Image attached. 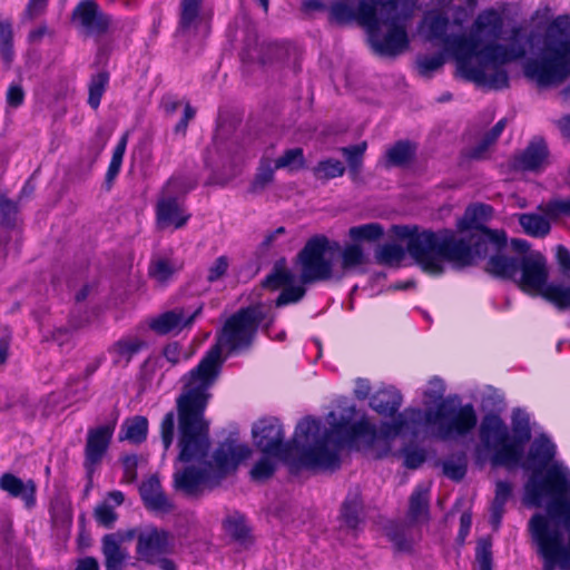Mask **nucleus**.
<instances>
[{"instance_id":"55","label":"nucleus","mask_w":570,"mask_h":570,"mask_svg":"<svg viewBox=\"0 0 570 570\" xmlns=\"http://www.w3.org/2000/svg\"><path fill=\"white\" fill-rule=\"evenodd\" d=\"M389 537L397 550L405 551L411 548V542L405 538L403 532L389 533Z\"/></svg>"},{"instance_id":"36","label":"nucleus","mask_w":570,"mask_h":570,"mask_svg":"<svg viewBox=\"0 0 570 570\" xmlns=\"http://www.w3.org/2000/svg\"><path fill=\"white\" fill-rule=\"evenodd\" d=\"M263 454V458L253 466L250 471L252 479L256 481L268 479L275 471V460H278L273 454Z\"/></svg>"},{"instance_id":"39","label":"nucleus","mask_w":570,"mask_h":570,"mask_svg":"<svg viewBox=\"0 0 570 570\" xmlns=\"http://www.w3.org/2000/svg\"><path fill=\"white\" fill-rule=\"evenodd\" d=\"M365 149L366 142L342 149L352 173L356 174L358 171Z\"/></svg>"},{"instance_id":"1","label":"nucleus","mask_w":570,"mask_h":570,"mask_svg":"<svg viewBox=\"0 0 570 570\" xmlns=\"http://www.w3.org/2000/svg\"><path fill=\"white\" fill-rule=\"evenodd\" d=\"M423 10L417 32L426 41L442 46L454 60L456 72L479 86L501 89L508 86L507 63L522 59L529 48L539 58L528 61L524 73L540 87L560 83L570 72V17L556 18L544 35L528 33L510 22L502 11H480L465 32L456 33L466 21V10L453 0H352L331 6L337 22L356 20L367 33L372 48L381 55H396L407 47L406 22L415 9Z\"/></svg>"},{"instance_id":"11","label":"nucleus","mask_w":570,"mask_h":570,"mask_svg":"<svg viewBox=\"0 0 570 570\" xmlns=\"http://www.w3.org/2000/svg\"><path fill=\"white\" fill-rule=\"evenodd\" d=\"M196 186L187 176H173L163 187L156 203V223L160 229H179L190 218L184 197Z\"/></svg>"},{"instance_id":"35","label":"nucleus","mask_w":570,"mask_h":570,"mask_svg":"<svg viewBox=\"0 0 570 570\" xmlns=\"http://www.w3.org/2000/svg\"><path fill=\"white\" fill-rule=\"evenodd\" d=\"M128 134H124L114 149L112 157L107 171V179L112 180L120 171L124 155L127 148Z\"/></svg>"},{"instance_id":"12","label":"nucleus","mask_w":570,"mask_h":570,"mask_svg":"<svg viewBox=\"0 0 570 570\" xmlns=\"http://www.w3.org/2000/svg\"><path fill=\"white\" fill-rule=\"evenodd\" d=\"M73 23L85 33H99L107 29L109 19L98 10L95 2H80L73 11Z\"/></svg>"},{"instance_id":"57","label":"nucleus","mask_w":570,"mask_h":570,"mask_svg":"<svg viewBox=\"0 0 570 570\" xmlns=\"http://www.w3.org/2000/svg\"><path fill=\"white\" fill-rule=\"evenodd\" d=\"M194 116H195V110L189 105H186L185 110H184V116H183L181 120L177 124L176 130L185 131V129L187 128L188 121L190 119H193Z\"/></svg>"},{"instance_id":"2","label":"nucleus","mask_w":570,"mask_h":570,"mask_svg":"<svg viewBox=\"0 0 570 570\" xmlns=\"http://www.w3.org/2000/svg\"><path fill=\"white\" fill-rule=\"evenodd\" d=\"M273 320L271 307L265 305L239 311L227 320L215 346L184 377V391L177 400L179 456L174 474L177 490L196 495L217 484L250 456V448L236 441L224 442L209 455L208 423L204 411L210 396L208 390L216 381L226 355L247 348L257 327L268 326Z\"/></svg>"},{"instance_id":"45","label":"nucleus","mask_w":570,"mask_h":570,"mask_svg":"<svg viewBox=\"0 0 570 570\" xmlns=\"http://www.w3.org/2000/svg\"><path fill=\"white\" fill-rule=\"evenodd\" d=\"M24 101V90L19 82L11 83L6 94V102L9 108H18Z\"/></svg>"},{"instance_id":"29","label":"nucleus","mask_w":570,"mask_h":570,"mask_svg":"<svg viewBox=\"0 0 570 570\" xmlns=\"http://www.w3.org/2000/svg\"><path fill=\"white\" fill-rule=\"evenodd\" d=\"M445 392L444 382L439 377L430 379L420 390L422 404L429 406L431 404H441Z\"/></svg>"},{"instance_id":"46","label":"nucleus","mask_w":570,"mask_h":570,"mask_svg":"<svg viewBox=\"0 0 570 570\" xmlns=\"http://www.w3.org/2000/svg\"><path fill=\"white\" fill-rule=\"evenodd\" d=\"M476 570H491V552L485 541H480L478 544Z\"/></svg>"},{"instance_id":"41","label":"nucleus","mask_w":570,"mask_h":570,"mask_svg":"<svg viewBox=\"0 0 570 570\" xmlns=\"http://www.w3.org/2000/svg\"><path fill=\"white\" fill-rule=\"evenodd\" d=\"M505 127V121L502 119L497 122V125L491 129V131L485 136L484 140L481 142V145L473 150L472 157L474 158H481L488 150V148L500 137L503 129Z\"/></svg>"},{"instance_id":"56","label":"nucleus","mask_w":570,"mask_h":570,"mask_svg":"<svg viewBox=\"0 0 570 570\" xmlns=\"http://www.w3.org/2000/svg\"><path fill=\"white\" fill-rule=\"evenodd\" d=\"M137 464V459L136 456H127L125 458L124 460V468H125V479L126 481L128 482H131L135 480L136 478V474H135V466Z\"/></svg>"},{"instance_id":"48","label":"nucleus","mask_w":570,"mask_h":570,"mask_svg":"<svg viewBox=\"0 0 570 570\" xmlns=\"http://www.w3.org/2000/svg\"><path fill=\"white\" fill-rule=\"evenodd\" d=\"M228 268V261L226 257H218L208 269L207 278L209 282L219 279Z\"/></svg>"},{"instance_id":"7","label":"nucleus","mask_w":570,"mask_h":570,"mask_svg":"<svg viewBox=\"0 0 570 570\" xmlns=\"http://www.w3.org/2000/svg\"><path fill=\"white\" fill-rule=\"evenodd\" d=\"M524 448L522 449V451ZM557 446L547 434L535 436L527 455L517 465L533 471L524 485L523 503L529 508L546 507V515L566 517L570 504V469L556 460Z\"/></svg>"},{"instance_id":"63","label":"nucleus","mask_w":570,"mask_h":570,"mask_svg":"<svg viewBox=\"0 0 570 570\" xmlns=\"http://www.w3.org/2000/svg\"><path fill=\"white\" fill-rule=\"evenodd\" d=\"M16 212V206L10 200H0V213L3 215H9L10 213Z\"/></svg>"},{"instance_id":"51","label":"nucleus","mask_w":570,"mask_h":570,"mask_svg":"<svg viewBox=\"0 0 570 570\" xmlns=\"http://www.w3.org/2000/svg\"><path fill=\"white\" fill-rule=\"evenodd\" d=\"M443 63L441 56L426 57L420 60L419 65L423 71H432L440 68Z\"/></svg>"},{"instance_id":"13","label":"nucleus","mask_w":570,"mask_h":570,"mask_svg":"<svg viewBox=\"0 0 570 570\" xmlns=\"http://www.w3.org/2000/svg\"><path fill=\"white\" fill-rule=\"evenodd\" d=\"M199 312L200 307L193 312L177 308L151 318L149 325L158 334L178 333L191 324Z\"/></svg>"},{"instance_id":"16","label":"nucleus","mask_w":570,"mask_h":570,"mask_svg":"<svg viewBox=\"0 0 570 570\" xmlns=\"http://www.w3.org/2000/svg\"><path fill=\"white\" fill-rule=\"evenodd\" d=\"M134 538V530L110 533L102 538V552L106 558V564L109 569H118L122 564L127 552L121 546L125 541H130Z\"/></svg>"},{"instance_id":"64","label":"nucleus","mask_w":570,"mask_h":570,"mask_svg":"<svg viewBox=\"0 0 570 570\" xmlns=\"http://www.w3.org/2000/svg\"><path fill=\"white\" fill-rule=\"evenodd\" d=\"M9 343L8 341H0V365L4 364L8 358Z\"/></svg>"},{"instance_id":"42","label":"nucleus","mask_w":570,"mask_h":570,"mask_svg":"<svg viewBox=\"0 0 570 570\" xmlns=\"http://www.w3.org/2000/svg\"><path fill=\"white\" fill-rule=\"evenodd\" d=\"M275 169H277L275 167V161H272L268 158H263L255 177L254 187H264L267 183H269L273 179Z\"/></svg>"},{"instance_id":"3","label":"nucleus","mask_w":570,"mask_h":570,"mask_svg":"<svg viewBox=\"0 0 570 570\" xmlns=\"http://www.w3.org/2000/svg\"><path fill=\"white\" fill-rule=\"evenodd\" d=\"M491 216L490 206L476 204L466 208L458 222L456 232L434 233L417 226L394 225L390 233L393 238L406 244L410 256L428 274L440 275L449 264L465 266L489 255L488 272L518 285L519 275H504L499 269L523 272L528 257L540 253L530 250L525 240L512 239L508 244L504 233L485 229L484 223Z\"/></svg>"},{"instance_id":"10","label":"nucleus","mask_w":570,"mask_h":570,"mask_svg":"<svg viewBox=\"0 0 570 570\" xmlns=\"http://www.w3.org/2000/svg\"><path fill=\"white\" fill-rule=\"evenodd\" d=\"M499 273L510 276L519 275L518 286L532 296H541L558 307H570V285H556L548 283V267L541 254L528 257L523 272L514 269H499Z\"/></svg>"},{"instance_id":"4","label":"nucleus","mask_w":570,"mask_h":570,"mask_svg":"<svg viewBox=\"0 0 570 570\" xmlns=\"http://www.w3.org/2000/svg\"><path fill=\"white\" fill-rule=\"evenodd\" d=\"M354 406L331 412L324 421L305 417L298 422L292 443H283L282 424L275 417L262 419L252 428L256 446L291 466L335 469L345 446L373 441L375 431L363 415L356 419Z\"/></svg>"},{"instance_id":"14","label":"nucleus","mask_w":570,"mask_h":570,"mask_svg":"<svg viewBox=\"0 0 570 570\" xmlns=\"http://www.w3.org/2000/svg\"><path fill=\"white\" fill-rule=\"evenodd\" d=\"M515 167L522 170L540 171L549 165V150L541 138H534L527 148L515 157Z\"/></svg>"},{"instance_id":"8","label":"nucleus","mask_w":570,"mask_h":570,"mask_svg":"<svg viewBox=\"0 0 570 570\" xmlns=\"http://www.w3.org/2000/svg\"><path fill=\"white\" fill-rule=\"evenodd\" d=\"M479 438L481 448L492 453L493 464L515 466L531 438L530 417L524 411H513L510 432L499 415L488 414L482 419Z\"/></svg>"},{"instance_id":"6","label":"nucleus","mask_w":570,"mask_h":570,"mask_svg":"<svg viewBox=\"0 0 570 570\" xmlns=\"http://www.w3.org/2000/svg\"><path fill=\"white\" fill-rule=\"evenodd\" d=\"M476 424L478 414L473 404L446 400L434 410L405 409L391 422L383 423L380 430L371 424L375 438L371 442L364 441V445L371 446L381 441L387 443L399 436H416L420 433H430L444 441H458L473 433Z\"/></svg>"},{"instance_id":"24","label":"nucleus","mask_w":570,"mask_h":570,"mask_svg":"<svg viewBox=\"0 0 570 570\" xmlns=\"http://www.w3.org/2000/svg\"><path fill=\"white\" fill-rule=\"evenodd\" d=\"M551 218L546 215V208L543 215L540 214H521L519 216V223L523 232L532 237H544L549 234L551 228Z\"/></svg>"},{"instance_id":"43","label":"nucleus","mask_w":570,"mask_h":570,"mask_svg":"<svg viewBox=\"0 0 570 570\" xmlns=\"http://www.w3.org/2000/svg\"><path fill=\"white\" fill-rule=\"evenodd\" d=\"M546 215L556 220L563 216H570V199H554L547 204Z\"/></svg>"},{"instance_id":"62","label":"nucleus","mask_w":570,"mask_h":570,"mask_svg":"<svg viewBox=\"0 0 570 570\" xmlns=\"http://www.w3.org/2000/svg\"><path fill=\"white\" fill-rule=\"evenodd\" d=\"M460 522H461L460 535L462 538H464L468 534L470 527H471V517L469 514L464 513L461 515Z\"/></svg>"},{"instance_id":"30","label":"nucleus","mask_w":570,"mask_h":570,"mask_svg":"<svg viewBox=\"0 0 570 570\" xmlns=\"http://www.w3.org/2000/svg\"><path fill=\"white\" fill-rule=\"evenodd\" d=\"M405 256L404 248L395 243L384 244L376 248L375 258L384 265H397Z\"/></svg>"},{"instance_id":"5","label":"nucleus","mask_w":570,"mask_h":570,"mask_svg":"<svg viewBox=\"0 0 570 570\" xmlns=\"http://www.w3.org/2000/svg\"><path fill=\"white\" fill-rule=\"evenodd\" d=\"M368 255L357 244H340L325 236L311 238L297 256L299 277L284 264H276L264 286L282 289L277 306L298 302L305 294L304 284L320 281H341L351 274L366 271Z\"/></svg>"},{"instance_id":"50","label":"nucleus","mask_w":570,"mask_h":570,"mask_svg":"<svg viewBox=\"0 0 570 570\" xmlns=\"http://www.w3.org/2000/svg\"><path fill=\"white\" fill-rule=\"evenodd\" d=\"M357 512H358V503L357 502H353V503L346 502L343 505L342 514H343V518L345 519L346 523L350 527L356 525Z\"/></svg>"},{"instance_id":"47","label":"nucleus","mask_w":570,"mask_h":570,"mask_svg":"<svg viewBox=\"0 0 570 570\" xmlns=\"http://www.w3.org/2000/svg\"><path fill=\"white\" fill-rule=\"evenodd\" d=\"M225 530L234 538L240 539L246 533V527L240 517H229L224 523Z\"/></svg>"},{"instance_id":"32","label":"nucleus","mask_w":570,"mask_h":570,"mask_svg":"<svg viewBox=\"0 0 570 570\" xmlns=\"http://www.w3.org/2000/svg\"><path fill=\"white\" fill-rule=\"evenodd\" d=\"M414 148L411 144L400 141L386 151V163L390 166H402L411 160Z\"/></svg>"},{"instance_id":"37","label":"nucleus","mask_w":570,"mask_h":570,"mask_svg":"<svg viewBox=\"0 0 570 570\" xmlns=\"http://www.w3.org/2000/svg\"><path fill=\"white\" fill-rule=\"evenodd\" d=\"M466 472V462L463 456L451 458L443 463V473L452 480H461Z\"/></svg>"},{"instance_id":"9","label":"nucleus","mask_w":570,"mask_h":570,"mask_svg":"<svg viewBox=\"0 0 570 570\" xmlns=\"http://www.w3.org/2000/svg\"><path fill=\"white\" fill-rule=\"evenodd\" d=\"M532 546L543 559V570L570 568V508L566 517L535 512L528 522Z\"/></svg>"},{"instance_id":"26","label":"nucleus","mask_w":570,"mask_h":570,"mask_svg":"<svg viewBox=\"0 0 570 570\" xmlns=\"http://www.w3.org/2000/svg\"><path fill=\"white\" fill-rule=\"evenodd\" d=\"M384 234V228L379 223H368L358 226H353L348 229L350 244H357L362 247L361 243L376 242Z\"/></svg>"},{"instance_id":"18","label":"nucleus","mask_w":570,"mask_h":570,"mask_svg":"<svg viewBox=\"0 0 570 570\" xmlns=\"http://www.w3.org/2000/svg\"><path fill=\"white\" fill-rule=\"evenodd\" d=\"M0 489L11 497L20 498L28 508L35 505L36 484L32 480L23 481L11 473H4L0 478Z\"/></svg>"},{"instance_id":"23","label":"nucleus","mask_w":570,"mask_h":570,"mask_svg":"<svg viewBox=\"0 0 570 570\" xmlns=\"http://www.w3.org/2000/svg\"><path fill=\"white\" fill-rule=\"evenodd\" d=\"M125 498L122 492L112 491L108 493L104 502L95 509V518L97 522L106 528H111L117 520L115 509L122 504Z\"/></svg>"},{"instance_id":"53","label":"nucleus","mask_w":570,"mask_h":570,"mask_svg":"<svg viewBox=\"0 0 570 570\" xmlns=\"http://www.w3.org/2000/svg\"><path fill=\"white\" fill-rule=\"evenodd\" d=\"M165 357L173 364L179 362L181 358L180 346L177 343H170L164 348Z\"/></svg>"},{"instance_id":"54","label":"nucleus","mask_w":570,"mask_h":570,"mask_svg":"<svg viewBox=\"0 0 570 570\" xmlns=\"http://www.w3.org/2000/svg\"><path fill=\"white\" fill-rule=\"evenodd\" d=\"M371 391L370 382L365 379H357L355 381L354 394L357 399L364 400L368 396Z\"/></svg>"},{"instance_id":"33","label":"nucleus","mask_w":570,"mask_h":570,"mask_svg":"<svg viewBox=\"0 0 570 570\" xmlns=\"http://www.w3.org/2000/svg\"><path fill=\"white\" fill-rule=\"evenodd\" d=\"M109 81V76L106 72H99L95 75L89 83V97L88 104L97 109L100 105L102 95L106 91Z\"/></svg>"},{"instance_id":"31","label":"nucleus","mask_w":570,"mask_h":570,"mask_svg":"<svg viewBox=\"0 0 570 570\" xmlns=\"http://www.w3.org/2000/svg\"><path fill=\"white\" fill-rule=\"evenodd\" d=\"M429 491V485L421 484L411 495L410 513L415 520H420L426 514Z\"/></svg>"},{"instance_id":"19","label":"nucleus","mask_w":570,"mask_h":570,"mask_svg":"<svg viewBox=\"0 0 570 570\" xmlns=\"http://www.w3.org/2000/svg\"><path fill=\"white\" fill-rule=\"evenodd\" d=\"M402 394L393 386L379 390L370 401V406L381 415H393L402 404Z\"/></svg>"},{"instance_id":"44","label":"nucleus","mask_w":570,"mask_h":570,"mask_svg":"<svg viewBox=\"0 0 570 570\" xmlns=\"http://www.w3.org/2000/svg\"><path fill=\"white\" fill-rule=\"evenodd\" d=\"M174 430H175V415L173 412H168L163 419L160 425L161 441L164 444L165 451H167L174 440Z\"/></svg>"},{"instance_id":"34","label":"nucleus","mask_w":570,"mask_h":570,"mask_svg":"<svg viewBox=\"0 0 570 570\" xmlns=\"http://www.w3.org/2000/svg\"><path fill=\"white\" fill-rule=\"evenodd\" d=\"M304 166V155L301 148H292L275 160L276 168H284L289 171L297 170Z\"/></svg>"},{"instance_id":"22","label":"nucleus","mask_w":570,"mask_h":570,"mask_svg":"<svg viewBox=\"0 0 570 570\" xmlns=\"http://www.w3.org/2000/svg\"><path fill=\"white\" fill-rule=\"evenodd\" d=\"M202 0H181L180 31L188 32L198 28L208 32V23L199 16Z\"/></svg>"},{"instance_id":"17","label":"nucleus","mask_w":570,"mask_h":570,"mask_svg":"<svg viewBox=\"0 0 570 570\" xmlns=\"http://www.w3.org/2000/svg\"><path fill=\"white\" fill-rule=\"evenodd\" d=\"M168 543L169 538L165 531L148 528L139 534L137 551L141 559L151 562L167 549Z\"/></svg>"},{"instance_id":"59","label":"nucleus","mask_w":570,"mask_h":570,"mask_svg":"<svg viewBox=\"0 0 570 570\" xmlns=\"http://www.w3.org/2000/svg\"><path fill=\"white\" fill-rule=\"evenodd\" d=\"M98 562L91 557L79 560L76 570H98Z\"/></svg>"},{"instance_id":"49","label":"nucleus","mask_w":570,"mask_h":570,"mask_svg":"<svg viewBox=\"0 0 570 570\" xmlns=\"http://www.w3.org/2000/svg\"><path fill=\"white\" fill-rule=\"evenodd\" d=\"M425 460V455L421 450H406L404 452V464L407 468L415 469Z\"/></svg>"},{"instance_id":"28","label":"nucleus","mask_w":570,"mask_h":570,"mask_svg":"<svg viewBox=\"0 0 570 570\" xmlns=\"http://www.w3.org/2000/svg\"><path fill=\"white\" fill-rule=\"evenodd\" d=\"M140 343L135 338H124L117 342L110 350L112 362L124 366L129 363L132 355L139 350Z\"/></svg>"},{"instance_id":"60","label":"nucleus","mask_w":570,"mask_h":570,"mask_svg":"<svg viewBox=\"0 0 570 570\" xmlns=\"http://www.w3.org/2000/svg\"><path fill=\"white\" fill-rule=\"evenodd\" d=\"M562 136L570 139V116H563L557 121Z\"/></svg>"},{"instance_id":"15","label":"nucleus","mask_w":570,"mask_h":570,"mask_svg":"<svg viewBox=\"0 0 570 570\" xmlns=\"http://www.w3.org/2000/svg\"><path fill=\"white\" fill-rule=\"evenodd\" d=\"M115 424H105L88 432L86 461L89 465L99 463L114 434Z\"/></svg>"},{"instance_id":"38","label":"nucleus","mask_w":570,"mask_h":570,"mask_svg":"<svg viewBox=\"0 0 570 570\" xmlns=\"http://www.w3.org/2000/svg\"><path fill=\"white\" fill-rule=\"evenodd\" d=\"M12 29L9 21H0V52L6 61L12 58Z\"/></svg>"},{"instance_id":"52","label":"nucleus","mask_w":570,"mask_h":570,"mask_svg":"<svg viewBox=\"0 0 570 570\" xmlns=\"http://www.w3.org/2000/svg\"><path fill=\"white\" fill-rule=\"evenodd\" d=\"M47 4V0H30L26 9L28 18L33 19L39 16Z\"/></svg>"},{"instance_id":"20","label":"nucleus","mask_w":570,"mask_h":570,"mask_svg":"<svg viewBox=\"0 0 570 570\" xmlns=\"http://www.w3.org/2000/svg\"><path fill=\"white\" fill-rule=\"evenodd\" d=\"M140 495L145 504L151 510L165 512L171 509V503L163 493L160 482L155 476L149 478L141 484Z\"/></svg>"},{"instance_id":"21","label":"nucleus","mask_w":570,"mask_h":570,"mask_svg":"<svg viewBox=\"0 0 570 570\" xmlns=\"http://www.w3.org/2000/svg\"><path fill=\"white\" fill-rule=\"evenodd\" d=\"M180 269V263L170 254H157L151 258L149 276L158 284H165Z\"/></svg>"},{"instance_id":"40","label":"nucleus","mask_w":570,"mask_h":570,"mask_svg":"<svg viewBox=\"0 0 570 570\" xmlns=\"http://www.w3.org/2000/svg\"><path fill=\"white\" fill-rule=\"evenodd\" d=\"M344 165L336 159L322 161L316 167V175L323 178H335L344 174Z\"/></svg>"},{"instance_id":"58","label":"nucleus","mask_w":570,"mask_h":570,"mask_svg":"<svg viewBox=\"0 0 570 570\" xmlns=\"http://www.w3.org/2000/svg\"><path fill=\"white\" fill-rule=\"evenodd\" d=\"M557 257L559 264L564 268H570V253L567 248L559 246L557 248Z\"/></svg>"},{"instance_id":"25","label":"nucleus","mask_w":570,"mask_h":570,"mask_svg":"<svg viewBox=\"0 0 570 570\" xmlns=\"http://www.w3.org/2000/svg\"><path fill=\"white\" fill-rule=\"evenodd\" d=\"M512 493V485L504 481H499L495 485V495L491 504V523L498 528L504 512V505L509 501Z\"/></svg>"},{"instance_id":"61","label":"nucleus","mask_w":570,"mask_h":570,"mask_svg":"<svg viewBox=\"0 0 570 570\" xmlns=\"http://www.w3.org/2000/svg\"><path fill=\"white\" fill-rule=\"evenodd\" d=\"M303 9L307 12L311 11H317V10H324L325 4L320 0H304L303 1Z\"/></svg>"},{"instance_id":"27","label":"nucleus","mask_w":570,"mask_h":570,"mask_svg":"<svg viewBox=\"0 0 570 570\" xmlns=\"http://www.w3.org/2000/svg\"><path fill=\"white\" fill-rule=\"evenodd\" d=\"M148 421L144 416L126 420L121 425L120 440L139 443L146 439Z\"/></svg>"}]
</instances>
